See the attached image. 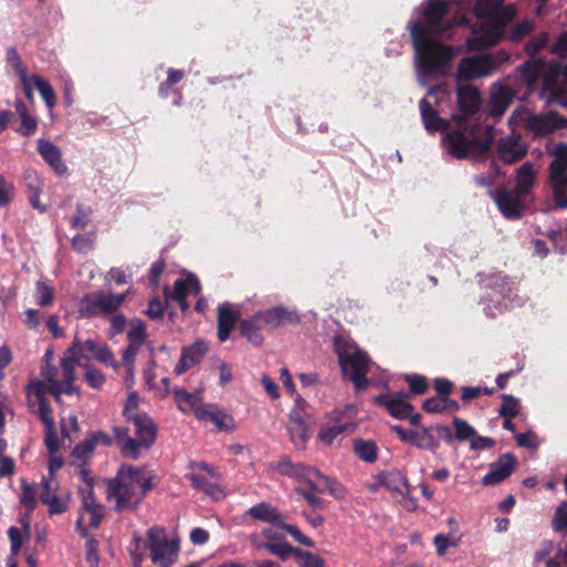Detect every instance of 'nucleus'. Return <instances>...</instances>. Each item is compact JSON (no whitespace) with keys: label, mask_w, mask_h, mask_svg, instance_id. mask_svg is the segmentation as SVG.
Wrapping results in <instances>:
<instances>
[{"label":"nucleus","mask_w":567,"mask_h":567,"mask_svg":"<svg viewBox=\"0 0 567 567\" xmlns=\"http://www.w3.org/2000/svg\"><path fill=\"white\" fill-rule=\"evenodd\" d=\"M447 14V3L427 0L422 4V16L411 23V37L415 49L416 61L421 72L425 74H444L453 58L451 47L436 42L449 29L443 19Z\"/></svg>","instance_id":"nucleus-1"},{"label":"nucleus","mask_w":567,"mask_h":567,"mask_svg":"<svg viewBox=\"0 0 567 567\" xmlns=\"http://www.w3.org/2000/svg\"><path fill=\"white\" fill-rule=\"evenodd\" d=\"M155 476L144 466L122 464L106 483V497L116 512L135 511L155 486Z\"/></svg>","instance_id":"nucleus-2"},{"label":"nucleus","mask_w":567,"mask_h":567,"mask_svg":"<svg viewBox=\"0 0 567 567\" xmlns=\"http://www.w3.org/2000/svg\"><path fill=\"white\" fill-rule=\"evenodd\" d=\"M134 425L135 439L130 435L125 426L113 429L116 445L122 456L131 460H138L143 451L148 450L156 440V426L148 415H143L131 421Z\"/></svg>","instance_id":"nucleus-3"},{"label":"nucleus","mask_w":567,"mask_h":567,"mask_svg":"<svg viewBox=\"0 0 567 567\" xmlns=\"http://www.w3.org/2000/svg\"><path fill=\"white\" fill-rule=\"evenodd\" d=\"M442 144L457 159L477 158L489 150V140L482 137V130L477 125H464L447 132Z\"/></svg>","instance_id":"nucleus-4"},{"label":"nucleus","mask_w":567,"mask_h":567,"mask_svg":"<svg viewBox=\"0 0 567 567\" xmlns=\"http://www.w3.org/2000/svg\"><path fill=\"white\" fill-rule=\"evenodd\" d=\"M334 348L343 375L349 378L357 390L365 389L369 384L367 373L371 364L368 354L342 337L334 338Z\"/></svg>","instance_id":"nucleus-5"},{"label":"nucleus","mask_w":567,"mask_h":567,"mask_svg":"<svg viewBox=\"0 0 567 567\" xmlns=\"http://www.w3.org/2000/svg\"><path fill=\"white\" fill-rule=\"evenodd\" d=\"M553 157L549 165V181L557 208H567V144L558 143L548 150Z\"/></svg>","instance_id":"nucleus-6"},{"label":"nucleus","mask_w":567,"mask_h":567,"mask_svg":"<svg viewBox=\"0 0 567 567\" xmlns=\"http://www.w3.org/2000/svg\"><path fill=\"white\" fill-rule=\"evenodd\" d=\"M508 122L515 126H524L535 135L545 136L557 128L564 127L566 120L554 112L533 114L527 109L522 107L514 111Z\"/></svg>","instance_id":"nucleus-7"},{"label":"nucleus","mask_w":567,"mask_h":567,"mask_svg":"<svg viewBox=\"0 0 567 567\" xmlns=\"http://www.w3.org/2000/svg\"><path fill=\"white\" fill-rule=\"evenodd\" d=\"M79 350V346L70 347L63 353L61 358V377L62 380H58L55 378V372L51 369H48L43 372L45 379L49 382V390L55 396H59L61 393L73 394L76 392V388L73 385V381L75 379V367L80 365L76 362L75 353Z\"/></svg>","instance_id":"nucleus-8"},{"label":"nucleus","mask_w":567,"mask_h":567,"mask_svg":"<svg viewBox=\"0 0 567 567\" xmlns=\"http://www.w3.org/2000/svg\"><path fill=\"white\" fill-rule=\"evenodd\" d=\"M127 295L128 292L113 295L105 291L87 293L81 299L79 312L87 318L114 313L123 305Z\"/></svg>","instance_id":"nucleus-9"},{"label":"nucleus","mask_w":567,"mask_h":567,"mask_svg":"<svg viewBox=\"0 0 567 567\" xmlns=\"http://www.w3.org/2000/svg\"><path fill=\"white\" fill-rule=\"evenodd\" d=\"M355 416L357 409L353 404H347L343 409L334 410L331 420L321 426L318 439L326 445H331L339 434L355 429Z\"/></svg>","instance_id":"nucleus-10"},{"label":"nucleus","mask_w":567,"mask_h":567,"mask_svg":"<svg viewBox=\"0 0 567 567\" xmlns=\"http://www.w3.org/2000/svg\"><path fill=\"white\" fill-rule=\"evenodd\" d=\"M515 16L516 9L513 4H502L497 14L492 19V23L485 24L482 32L472 39V48H488L498 43L503 37V27L511 22Z\"/></svg>","instance_id":"nucleus-11"},{"label":"nucleus","mask_w":567,"mask_h":567,"mask_svg":"<svg viewBox=\"0 0 567 567\" xmlns=\"http://www.w3.org/2000/svg\"><path fill=\"white\" fill-rule=\"evenodd\" d=\"M192 472L186 475L194 488L218 501L225 497L218 484L219 474L206 463H193Z\"/></svg>","instance_id":"nucleus-12"},{"label":"nucleus","mask_w":567,"mask_h":567,"mask_svg":"<svg viewBox=\"0 0 567 567\" xmlns=\"http://www.w3.org/2000/svg\"><path fill=\"white\" fill-rule=\"evenodd\" d=\"M147 547L154 564H172L177 556L178 543L169 540L163 528L152 527L147 532Z\"/></svg>","instance_id":"nucleus-13"},{"label":"nucleus","mask_w":567,"mask_h":567,"mask_svg":"<svg viewBox=\"0 0 567 567\" xmlns=\"http://www.w3.org/2000/svg\"><path fill=\"white\" fill-rule=\"evenodd\" d=\"M80 493L82 498V511L76 520V529L85 537L86 529L84 525L87 523L91 527L97 528L102 517L104 516V508L95 501L93 486L90 482H86L85 486L80 488Z\"/></svg>","instance_id":"nucleus-14"},{"label":"nucleus","mask_w":567,"mask_h":567,"mask_svg":"<svg viewBox=\"0 0 567 567\" xmlns=\"http://www.w3.org/2000/svg\"><path fill=\"white\" fill-rule=\"evenodd\" d=\"M281 474L305 481L315 491L323 492L330 488L329 477L322 475L318 470L301 463L293 464L289 460H282L278 464Z\"/></svg>","instance_id":"nucleus-15"},{"label":"nucleus","mask_w":567,"mask_h":567,"mask_svg":"<svg viewBox=\"0 0 567 567\" xmlns=\"http://www.w3.org/2000/svg\"><path fill=\"white\" fill-rule=\"evenodd\" d=\"M497 65L498 61L492 54L468 56L461 61L457 76L465 80L484 78L492 74Z\"/></svg>","instance_id":"nucleus-16"},{"label":"nucleus","mask_w":567,"mask_h":567,"mask_svg":"<svg viewBox=\"0 0 567 567\" xmlns=\"http://www.w3.org/2000/svg\"><path fill=\"white\" fill-rule=\"evenodd\" d=\"M498 209L506 218H518L520 217L525 205L524 198L526 196L518 194L516 190H508L502 188L497 192L491 193Z\"/></svg>","instance_id":"nucleus-17"},{"label":"nucleus","mask_w":567,"mask_h":567,"mask_svg":"<svg viewBox=\"0 0 567 567\" xmlns=\"http://www.w3.org/2000/svg\"><path fill=\"white\" fill-rule=\"evenodd\" d=\"M257 319L262 320V324L268 329H277L285 324H296L300 322L299 315L284 306L269 308L257 312Z\"/></svg>","instance_id":"nucleus-18"},{"label":"nucleus","mask_w":567,"mask_h":567,"mask_svg":"<svg viewBox=\"0 0 567 567\" xmlns=\"http://www.w3.org/2000/svg\"><path fill=\"white\" fill-rule=\"evenodd\" d=\"M44 425V444L49 452L56 453L60 449V442L51 406L45 400H40L38 409L34 412Z\"/></svg>","instance_id":"nucleus-19"},{"label":"nucleus","mask_w":567,"mask_h":567,"mask_svg":"<svg viewBox=\"0 0 567 567\" xmlns=\"http://www.w3.org/2000/svg\"><path fill=\"white\" fill-rule=\"evenodd\" d=\"M209 350V343L203 339H197L190 346L184 347L181 352V359L176 364L174 372L183 374L187 370L202 362Z\"/></svg>","instance_id":"nucleus-20"},{"label":"nucleus","mask_w":567,"mask_h":567,"mask_svg":"<svg viewBox=\"0 0 567 567\" xmlns=\"http://www.w3.org/2000/svg\"><path fill=\"white\" fill-rule=\"evenodd\" d=\"M516 464L513 454L501 455L496 462L489 465L488 473L482 480L483 485L491 486L505 481L514 472Z\"/></svg>","instance_id":"nucleus-21"},{"label":"nucleus","mask_w":567,"mask_h":567,"mask_svg":"<svg viewBox=\"0 0 567 567\" xmlns=\"http://www.w3.org/2000/svg\"><path fill=\"white\" fill-rule=\"evenodd\" d=\"M240 311L237 307L224 302L217 310V337L220 342H225L239 320Z\"/></svg>","instance_id":"nucleus-22"},{"label":"nucleus","mask_w":567,"mask_h":567,"mask_svg":"<svg viewBox=\"0 0 567 567\" xmlns=\"http://www.w3.org/2000/svg\"><path fill=\"white\" fill-rule=\"evenodd\" d=\"M408 393L395 392L386 395H380L377 398V401L384 405L393 417L405 419L410 416V413L413 410V406L408 402Z\"/></svg>","instance_id":"nucleus-23"},{"label":"nucleus","mask_w":567,"mask_h":567,"mask_svg":"<svg viewBox=\"0 0 567 567\" xmlns=\"http://www.w3.org/2000/svg\"><path fill=\"white\" fill-rule=\"evenodd\" d=\"M40 499L51 514H61L68 509V499L58 494L56 483L52 478L43 480Z\"/></svg>","instance_id":"nucleus-24"},{"label":"nucleus","mask_w":567,"mask_h":567,"mask_svg":"<svg viewBox=\"0 0 567 567\" xmlns=\"http://www.w3.org/2000/svg\"><path fill=\"white\" fill-rule=\"evenodd\" d=\"M515 92L502 83H494L491 86V101L488 112L493 116H502L508 109Z\"/></svg>","instance_id":"nucleus-25"},{"label":"nucleus","mask_w":567,"mask_h":567,"mask_svg":"<svg viewBox=\"0 0 567 567\" xmlns=\"http://www.w3.org/2000/svg\"><path fill=\"white\" fill-rule=\"evenodd\" d=\"M499 159L505 164H513L527 154V147L517 137H504L497 143Z\"/></svg>","instance_id":"nucleus-26"},{"label":"nucleus","mask_w":567,"mask_h":567,"mask_svg":"<svg viewBox=\"0 0 567 567\" xmlns=\"http://www.w3.org/2000/svg\"><path fill=\"white\" fill-rule=\"evenodd\" d=\"M538 169L532 162L523 163L515 169V187L518 194L527 196L536 184Z\"/></svg>","instance_id":"nucleus-27"},{"label":"nucleus","mask_w":567,"mask_h":567,"mask_svg":"<svg viewBox=\"0 0 567 567\" xmlns=\"http://www.w3.org/2000/svg\"><path fill=\"white\" fill-rule=\"evenodd\" d=\"M200 292V284L195 275H188L186 278H179L174 282L173 299H175L183 310L188 308L186 301L189 295H198Z\"/></svg>","instance_id":"nucleus-28"},{"label":"nucleus","mask_w":567,"mask_h":567,"mask_svg":"<svg viewBox=\"0 0 567 567\" xmlns=\"http://www.w3.org/2000/svg\"><path fill=\"white\" fill-rule=\"evenodd\" d=\"M245 515L277 527L282 525V520H286V516L277 507L266 502L251 506Z\"/></svg>","instance_id":"nucleus-29"},{"label":"nucleus","mask_w":567,"mask_h":567,"mask_svg":"<svg viewBox=\"0 0 567 567\" xmlns=\"http://www.w3.org/2000/svg\"><path fill=\"white\" fill-rule=\"evenodd\" d=\"M482 104L480 91L473 85L457 87V105L465 115L476 113Z\"/></svg>","instance_id":"nucleus-30"},{"label":"nucleus","mask_w":567,"mask_h":567,"mask_svg":"<svg viewBox=\"0 0 567 567\" xmlns=\"http://www.w3.org/2000/svg\"><path fill=\"white\" fill-rule=\"evenodd\" d=\"M378 482L393 494L405 496L410 493L408 478L399 471H389L380 474Z\"/></svg>","instance_id":"nucleus-31"},{"label":"nucleus","mask_w":567,"mask_h":567,"mask_svg":"<svg viewBox=\"0 0 567 567\" xmlns=\"http://www.w3.org/2000/svg\"><path fill=\"white\" fill-rule=\"evenodd\" d=\"M38 151L58 175H63L66 172V166L61 158V152L53 143L47 140H39Z\"/></svg>","instance_id":"nucleus-32"},{"label":"nucleus","mask_w":567,"mask_h":567,"mask_svg":"<svg viewBox=\"0 0 567 567\" xmlns=\"http://www.w3.org/2000/svg\"><path fill=\"white\" fill-rule=\"evenodd\" d=\"M420 113L427 132L433 133L445 130L446 122L439 116L437 112L432 107L426 99H422L419 103Z\"/></svg>","instance_id":"nucleus-33"},{"label":"nucleus","mask_w":567,"mask_h":567,"mask_svg":"<svg viewBox=\"0 0 567 567\" xmlns=\"http://www.w3.org/2000/svg\"><path fill=\"white\" fill-rule=\"evenodd\" d=\"M85 346L89 353H91L92 357L99 362L114 369L118 367V362L116 361L114 353L111 351L107 344L96 342L93 339H87L85 340Z\"/></svg>","instance_id":"nucleus-34"},{"label":"nucleus","mask_w":567,"mask_h":567,"mask_svg":"<svg viewBox=\"0 0 567 567\" xmlns=\"http://www.w3.org/2000/svg\"><path fill=\"white\" fill-rule=\"evenodd\" d=\"M265 328L262 324V320L257 319V313L254 315L250 319L243 320L240 322V333L244 338L247 339L252 346H261L264 342V337L260 330Z\"/></svg>","instance_id":"nucleus-35"},{"label":"nucleus","mask_w":567,"mask_h":567,"mask_svg":"<svg viewBox=\"0 0 567 567\" xmlns=\"http://www.w3.org/2000/svg\"><path fill=\"white\" fill-rule=\"evenodd\" d=\"M287 431L291 443L297 450H305L310 439V429L308 423H288Z\"/></svg>","instance_id":"nucleus-36"},{"label":"nucleus","mask_w":567,"mask_h":567,"mask_svg":"<svg viewBox=\"0 0 567 567\" xmlns=\"http://www.w3.org/2000/svg\"><path fill=\"white\" fill-rule=\"evenodd\" d=\"M14 107L21 120V127L18 132L23 136L33 135L38 127L37 120L29 113L27 105L22 101H17Z\"/></svg>","instance_id":"nucleus-37"},{"label":"nucleus","mask_w":567,"mask_h":567,"mask_svg":"<svg viewBox=\"0 0 567 567\" xmlns=\"http://www.w3.org/2000/svg\"><path fill=\"white\" fill-rule=\"evenodd\" d=\"M543 63L538 60H530L520 65L517 70L519 76L527 86H532L542 74Z\"/></svg>","instance_id":"nucleus-38"},{"label":"nucleus","mask_w":567,"mask_h":567,"mask_svg":"<svg viewBox=\"0 0 567 567\" xmlns=\"http://www.w3.org/2000/svg\"><path fill=\"white\" fill-rule=\"evenodd\" d=\"M33 298L38 306L49 307L54 300V288L47 281L39 280L34 287Z\"/></svg>","instance_id":"nucleus-39"},{"label":"nucleus","mask_w":567,"mask_h":567,"mask_svg":"<svg viewBox=\"0 0 567 567\" xmlns=\"http://www.w3.org/2000/svg\"><path fill=\"white\" fill-rule=\"evenodd\" d=\"M94 449V442H91L90 439L79 443L72 451V463L78 466L84 465L92 456Z\"/></svg>","instance_id":"nucleus-40"},{"label":"nucleus","mask_w":567,"mask_h":567,"mask_svg":"<svg viewBox=\"0 0 567 567\" xmlns=\"http://www.w3.org/2000/svg\"><path fill=\"white\" fill-rule=\"evenodd\" d=\"M32 81L40 95L42 96L45 105L49 109H52L56 103V96L51 84L39 75H32Z\"/></svg>","instance_id":"nucleus-41"},{"label":"nucleus","mask_w":567,"mask_h":567,"mask_svg":"<svg viewBox=\"0 0 567 567\" xmlns=\"http://www.w3.org/2000/svg\"><path fill=\"white\" fill-rule=\"evenodd\" d=\"M207 421L212 422L219 431H233L236 426L234 417L227 412L219 410L217 408L209 415V419Z\"/></svg>","instance_id":"nucleus-42"},{"label":"nucleus","mask_w":567,"mask_h":567,"mask_svg":"<svg viewBox=\"0 0 567 567\" xmlns=\"http://www.w3.org/2000/svg\"><path fill=\"white\" fill-rule=\"evenodd\" d=\"M173 393L177 406L182 412L192 411L199 401L195 394L187 392L184 389H174Z\"/></svg>","instance_id":"nucleus-43"},{"label":"nucleus","mask_w":567,"mask_h":567,"mask_svg":"<svg viewBox=\"0 0 567 567\" xmlns=\"http://www.w3.org/2000/svg\"><path fill=\"white\" fill-rule=\"evenodd\" d=\"M447 405H450L452 410L458 409V404L456 402L446 398H430L423 402V409L429 413L443 412L447 409Z\"/></svg>","instance_id":"nucleus-44"},{"label":"nucleus","mask_w":567,"mask_h":567,"mask_svg":"<svg viewBox=\"0 0 567 567\" xmlns=\"http://www.w3.org/2000/svg\"><path fill=\"white\" fill-rule=\"evenodd\" d=\"M504 0H477L475 11L477 16L489 18L491 20L499 11Z\"/></svg>","instance_id":"nucleus-45"},{"label":"nucleus","mask_w":567,"mask_h":567,"mask_svg":"<svg viewBox=\"0 0 567 567\" xmlns=\"http://www.w3.org/2000/svg\"><path fill=\"white\" fill-rule=\"evenodd\" d=\"M138 395L136 392H130L126 399V402L123 408V415L126 419L127 422H131L135 419H138L143 415H146L145 413H141L138 411Z\"/></svg>","instance_id":"nucleus-46"},{"label":"nucleus","mask_w":567,"mask_h":567,"mask_svg":"<svg viewBox=\"0 0 567 567\" xmlns=\"http://www.w3.org/2000/svg\"><path fill=\"white\" fill-rule=\"evenodd\" d=\"M258 548L267 549L270 554L279 557L282 560H286L291 554L296 555V549L288 543H276V544H260L257 546Z\"/></svg>","instance_id":"nucleus-47"},{"label":"nucleus","mask_w":567,"mask_h":567,"mask_svg":"<svg viewBox=\"0 0 567 567\" xmlns=\"http://www.w3.org/2000/svg\"><path fill=\"white\" fill-rule=\"evenodd\" d=\"M354 451L365 462H373L377 458V447L373 442L358 440L354 442Z\"/></svg>","instance_id":"nucleus-48"},{"label":"nucleus","mask_w":567,"mask_h":567,"mask_svg":"<svg viewBox=\"0 0 567 567\" xmlns=\"http://www.w3.org/2000/svg\"><path fill=\"white\" fill-rule=\"evenodd\" d=\"M296 557L299 567H324V560L311 551L296 549Z\"/></svg>","instance_id":"nucleus-49"},{"label":"nucleus","mask_w":567,"mask_h":567,"mask_svg":"<svg viewBox=\"0 0 567 567\" xmlns=\"http://www.w3.org/2000/svg\"><path fill=\"white\" fill-rule=\"evenodd\" d=\"M502 399L503 404L501 405L498 413L504 417H515L518 415L520 411L519 401L509 394H503Z\"/></svg>","instance_id":"nucleus-50"},{"label":"nucleus","mask_w":567,"mask_h":567,"mask_svg":"<svg viewBox=\"0 0 567 567\" xmlns=\"http://www.w3.org/2000/svg\"><path fill=\"white\" fill-rule=\"evenodd\" d=\"M127 340L131 344L143 346L146 340V329L141 320L131 323L127 332Z\"/></svg>","instance_id":"nucleus-51"},{"label":"nucleus","mask_w":567,"mask_h":567,"mask_svg":"<svg viewBox=\"0 0 567 567\" xmlns=\"http://www.w3.org/2000/svg\"><path fill=\"white\" fill-rule=\"evenodd\" d=\"M35 495L37 491L35 487L24 480L21 481V494H20V502L21 504L28 509L33 511L35 507Z\"/></svg>","instance_id":"nucleus-52"},{"label":"nucleus","mask_w":567,"mask_h":567,"mask_svg":"<svg viewBox=\"0 0 567 567\" xmlns=\"http://www.w3.org/2000/svg\"><path fill=\"white\" fill-rule=\"evenodd\" d=\"M306 401L298 396L295 401V406L289 412V421L288 423H308L307 422V411H306Z\"/></svg>","instance_id":"nucleus-53"},{"label":"nucleus","mask_w":567,"mask_h":567,"mask_svg":"<svg viewBox=\"0 0 567 567\" xmlns=\"http://www.w3.org/2000/svg\"><path fill=\"white\" fill-rule=\"evenodd\" d=\"M7 62L14 70L20 80H24L28 75L27 68L23 65L17 50L10 48L7 51Z\"/></svg>","instance_id":"nucleus-54"},{"label":"nucleus","mask_w":567,"mask_h":567,"mask_svg":"<svg viewBox=\"0 0 567 567\" xmlns=\"http://www.w3.org/2000/svg\"><path fill=\"white\" fill-rule=\"evenodd\" d=\"M453 425L455 429V437L458 441H465V440L472 439L476 434V431L474 430V427L471 426L466 421H464L462 419L454 417Z\"/></svg>","instance_id":"nucleus-55"},{"label":"nucleus","mask_w":567,"mask_h":567,"mask_svg":"<svg viewBox=\"0 0 567 567\" xmlns=\"http://www.w3.org/2000/svg\"><path fill=\"white\" fill-rule=\"evenodd\" d=\"M91 208L83 206L82 204L76 205V213L71 220V226L74 229H84L90 220Z\"/></svg>","instance_id":"nucleus-56"},{"label":"nucleus","mask_w":567,"mask_h":567,"mask_svg":"<svg viewBox=\"0 0 567 567\" xmlns=\"http://www.w3.org/2000/svg\"><path fill=\"white\" fill-rule=\"evenodd\" d=\"M84 369V379L87 382V384L93 389H101L105 383L104 374L99 369L92 365H85Z\"/></svg>","instance_id":"nucleus-57"},{"label":"nucleus","mask_w":567,"mask_h":567,"mask_svg":"<svg viewBox=\"0 0 567 567\" xmlns=\"http://www.w3.org/2000/svg\"><path fill=\"white\" fill-rule=\"evenodd\" d=\"M460 543V537L446 536L444 534H437L434 537V545L436 553L440 556H444L449 547H456Z\"/></svg>","instance_id":"nucleus-58"},{"label":"nucleus","mask_w":567,"mask_h":567,"mask_svg":"<svg viewBox=\"0 0 567 567\" xmlns=\"http://www.w3.org/2000/svg\"><path fill=\"white\" fill-rule=\"evenodd\" d=\"M279 528L285 529L297 543L307 547L315 546L313 540L303 535L296 525L287 524L286 520H282V525H280Z\"/></svg>","instance_id":"nucleus-59"},{"label":"nucleus","mask_w":567,"mask_h":567,"mask_svg":"<svg viewBox=\"0 0 567 567\" xmlns=\"http://www.w3.org/2000/svg\"><path fill=\"white\" fill-rule=\"evenodd\" d=\"M296 492L300 496H302L306 499V502L309 504V506H311L312 508L320 509L323 507L322 499L317 495L319 492L315 491L312 487H309V488L298 487L296 489Z\"/></svg>","instance_id":"nucleus-60"},{"label":"nucleus","mask_w":567,"mask_h":567,"mask_svg":"<svg viewBox=\"0 0 567 567\" xmlns=\"http://www.w3.org/2000/svg\"><path fill=\"white\" fill-rule=\"evenodd\" d=\"M413 437L409 441V443L420 447V449H426L431 445L433 437L429 433V431L425 427H421L420 430L413 431Z\"/></svg>","instance_id":"nucleus-61"},{"label":"nucleus","mask_w":567,"mask_h":567,"mask_svg":"<svg viewBox=\"0 0 567 567\" xmlns=\"http://www.w3.org/2000/svg\"><path fill=\"white\" fill-rule=\"evenodd\" d=\"M406 381L413 394H424L429 388L426 379L420 375H408Z\"/></svg>","instance_id":"nucleus-62"},{"label":"nucleus","mask_w":567,"mask_h":567,"mask_svg":"<svg viewBox=\"0 0 567 567\" xmlns=\"http://www.w3.org/2000/svg\"><path fill=\"white\" fill-rule=\"evenodd\" d=\"M553 528L557 532L567 528V503L561 504L555 512Z\"/></svg>","instance_id":"nucleus-63"},{"label":"nucleus","mask_w":567,"mask_h":567,"mask_svg":"<svg viewBox=\"0 0 567 567\" xmlns=\"http://www.w3.org/2000/svg\"><path fill=\"white\" fill-rule=\"evenodd\" d=\"M550 52L558 58L567 56V31L559 34L556 42L551 45Z\"/></svg>","instance_id":"nucleus-64"}]
</instances>
